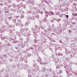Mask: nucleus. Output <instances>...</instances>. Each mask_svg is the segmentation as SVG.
Listing matches in <instances>:
<instances>
[{
  "instance_id": "obj_1",
  "label": "nucleus",
  "mask_w": 77,
  "mask_h": 77,
  "mask_svg": "<svg viewBox=\"0 0 77 77\" xmlns=\"http://www.w3.org/2000/svg\"><path fill=\"white\" fill-rule=\"evenodd\" d=\"M50 12L51 13V15H54V13L52 11H50Z\"/></svg>"
},
{
  "instance_id": "obj_2",
  "label": "nucleus",
  "mask_w": 77,
  "mask_h": 77,
  "mask_svg": "<svg viewBox=\"0 0 77 77\" xmlns=\"http://www.w3.org/2000/svg\"><path fill=\"white\" fill-rule=\"evenodd\" d=\"M66 17H67V18H68L69 16H68V15H66Z\"/></svg>"
},
{
  "instance_id": "obj_3",
  "label": "nucleus",
  "mask_w": 77,
  "mask_h": 77,
  "mask_svg": "<svg viewBox=\"0 0 77 77\" xmlns=\"http://www.w3.org/2000/svg\"><path fill=\"white\" fill-rule=\"evenodd\" d=\"M74 15L75 17H76L77 16V14H75Z\"/></svg>"
},
{
  "instance_id": "obj_4",
  "label": "nucleus",
  "mask_w": 77,
  "mask_h": 77,
  "mask_svg": "<svg viewBox=\"0 0 77 77\" xmlns=\"http://www.w3.org/2000/svg\"><path fill=\"white\" fill-rule=\"evenodd\" d=\"M73 16H74V14H73Z\"/></svg>"
},
{
  "instance_id": "obj_5",
  "label": "nucleus",
  "mask_w": 77,
  "mask_h": 77,
  "mask_svg": "<svg viewBox=\"0 0 77 77\" xmlns=\"http://www.w3.org/2000/svg\"><path fill=\"white\" fill-rule=\"evenodd\" d=\"M49 15H50V16H51V15L50 14Z\"/></svg>"
}]
</instances>
